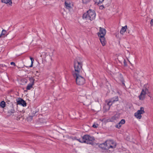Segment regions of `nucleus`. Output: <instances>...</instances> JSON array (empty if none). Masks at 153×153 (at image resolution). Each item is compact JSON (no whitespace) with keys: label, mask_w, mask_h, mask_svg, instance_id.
<instances>
[{"label":"nucleus","mask_w":153,"mask_h":153,"mask_svg":"<svg viewBox=\"0 0 153 153\" xmlns=\"http://www.w3.org/2000/svg\"><path fill=\"white\" fill-rule=\"evenodd\" d=\"M33 66V63H31V64L30 66V67H32Z\"/></svg>","instance_id":"473e14b6"},{"label":"nucleus","mask_w":153,"mask_h":153,"mask_svg":"<svg viewBox=\"0 0 153 153\" xmlns=\"http://www.w3.org/2000/svg\"><path fill=\"white\" fill-rule=\"evenodd\" d=\"M74 63V71L73 73V75H77L78 74H80L82 69V63L77 61H75Z\"/></svg>","instance_id":"f03ea898"},{"label":"nucleus","mask_w":153,"mask_h":153,"mask_svg":"<svg viewBox=\"0 0 153 153\" xmlns=\"http://www.w3.org/2000/svg\"><path fill=\"white\" fill-rule=\"evenodd\" d=\"M73 75L74 77L76 78V83L77 85H83L85 83V79L80 75V74H78L77 75Z\"/></svg>","instance_id":"20e7f679"},{"label":"nucleus","mask_w":153,"mask_h":153,"mask_svg":"<svg viewBox=\"0 0 153 153\" xmlns=\"http://www.w3.org/2000/svg\"><path fill=\"white\" fill-rule=\"evenodd\" d=\"M65 5L66 6V8L67 9H70L71 8V4L70 3L67 2L66 1L65 2Z\"/></svg>","instance_id":"f3484780"},{"label":"nucleus","mask_w":153,"mask_h":153,"mask_svg":"<svg viewBox=\"0 0 153 153\" xmlns=\"http://www.w3.org/2000/svg\"><path fill=\"white\" fill-rule=\"evenodd\" d=\"M20 118V117H19V119Z\"/></svg>","instance_id":"f704fd0d"},{"label":"nucleus","mask_w":153,"mask_h":153,"mask_svg":"<svg viewBox=\"0 0 153 153\" xmlns=\"http://www.w3.org/2000/svg\"><path fill=\"white\" fill-rule=\"evenodd\" d=\"M149 93V90L147 88H143L140 93V95L139 96V98L140 100H143L145 99V95L146 94H148Z\"/></svg>","instance_id":"39448f33"},{"label":"nucleus","mask_w":153,"mask_h":153,"mask_svg":"<svg viewBox=\"0 0 153 153\" xmlns=\"http://www.w3.org/2000/svg\"><path fill=\"white\" fill-rule=\"evenodd\" d=\"M119 123L120 124L122 125L125 123V120L124 119H122Z\"/></svg>","instance_id":"5701e85b"},{"label":"nucleus","mask_w":153,"mask_h":153,"mask_svg":"<svg viewBox=\"0 0 153 153\" xmlns=\"http://www.w3.org/2000/svg\"><path fill=\"white\" fill-rule=\"evenodd\" d=\"M121 125L119 123L117 124L116 125V127L118 128H120L121 126Z\"/></svg>","instance_id":"393cba45"},{"label":"nucleus","mask_w":153,"mask_h":153,"mask_svg":"<svg viewBox=\"0 0 153 153\" xmlns=\"http://www.w3.org/2000/svg\"><path fill=\"white\" fill-rule=\"evenodd\" d=\"M145 113L144 108L143 107H141L140 109L138 110L135 113L134 116L138 119H140L141 118V114H143Z\"/></svg>","instance_id":"423d86ee"},{"label":"nucleus","mask_w":153,"mask_h":153,"mask_svg":"<svg viewBox=\"0 0 153 153\" xmlns=\"http://www.w3.org/2000/svg\"><path fill=\"white\" fill-rule=\"evenodd\" d=\"M150 24L152 26H153V19H151Z\"/></svg>","instance_id":"c756f323"},{"label":"nucleus","mask_w":153,"mask_h":153,"mask_svg":"<svg viewBox=\"0 0 153 153\" xmlns=\"http://www.w3.org/2000/svg\"><path fill=\"white\" fill-rule=\"evenodd\" d=\"M119 115L117 114H116L114 116L112 117L110 119V121L113 122L114 120H117L119 118Z\"/></svg>","instance_id":"ddd939ff"},{"label":"nucleus","mask_w":153,"mask_h":153,"mask_svg":"<svg viewBox=\"0 0 153 153\" xmlns=\"http://www.w3.org/2000/svg\"><path fill=\"white\" fill-rule=\"evenodd\" d=\"M29 80H30L31 84L33 85H34L35 79L33 77H29Z\"/></svg>","instance_id":"412c9836"},{"label":"nucleus","mask_w":153,"mask_h":153,"mask_svg":"<svg viewBox=\"0 0 153 153\" xmlns=\"http://www.w3.org/2000/svg\"><path fill=\"white\" fill-rule=\"evenodd\" d=\"M15 111V110L13 107L8 111V113L10 114V115H13Z\"/></svg>","instance_id":"dca6fc26"},{"label":"nucleus","mask_w":153,"mask_h":153,"mask_svg":"<svg viewBox=\"0 0 153 153\" xmlns=\"http://www.w3.org/2000/svg\"><path fill=\"white\" fill-rule=\"evenodd\" d=\"M100 42L103 46H105L106 44V41L105 40V39L104 36H100Z\"/></svg>","instance_id":"f8f14e48"},{"label":"nucleus","mask_w":153,"mask_h":153,"mask_svg":"<svg viewBox=\"0 0 153 153\" xmlns=\"http://www.w3.org/2000/svg\"><path fill=\"white\" fill-rule=\"evenodd\" d=\"M7 31L3 29L2 30V31L1 33V34H0V35L1 36H1L3 35H4L7 33Z\"/></svg>","instance_id":"4be33fe9"},{"label":"nucleus","mask_w":153,"mask_h":153,"mask_svg":"<svg viewBox=\"0 0 153 153\" xmlns=\"http://www.w3.org/2000/svg\"><path fill=\"white\" fill-rule=\"evenodd\" d=\"M118 100V96H115L114 97L110 99L109 100H106L105 102L110 107L112 104L115 102L117 101Z\"/></svg>","instance_id":"6e6552de"},{"label":"nucleus","mask_w":153,"mask_h":153,"mask_svg":"<svg viewBox=\"0 0 153 153\" xmlns=\"http://www.w3.org/2000/svg\"><path fill=\"white\" fill-rule=\"evenodd\" d=\"M17 101L18 104L19 105H21L24 107L26 106L27 104L25 101L21 98H19L18 100H17Z\"/></svg>","instance_id":"9d476101"},{"label":"nucleus","mask_w":153,"mask_h":153,"mask_svg":"<svg viewBox=\"0 0 153 153\" xmlns=\"http://www.w3.org/2000/svg\"><path fill=\"white\" fill-rule=\"evenodd\" d=\"M1 2L6 4L9 3V4H11L12 3L11 0H1Z\"/></svg>","instance_id":"a211bd4d"},{"label":"nucleus","mask_w":153,"mask_h":153,"mask_svg":"<svg viewBox=\"0 0 153 153\" xmlns=\"http://www.w3.org/2000/svg\"><path fill=\"white\" fill-rule=\"evenodd\" d=\"M99 147L103 149L108 150L109 149V148L107 147V145H106V141L104 143L99 144Z\"/></svg>","instance_id":"9b49d317"},{"label":"nucleus","mask_w":153,"mask_h":153,"mask_svg":"<svg viewBox=\"0 0 153 153\" xmlns=\"http://www.w3.org/2000/svg\"><path fill=\"white\" fill-rule=\"evenodd\" d=\"M106 145L109 149H114L116 148L117 145L116 143L113 140L106 141Z\"/></svg>","instance_id":"0eeeda50"},{"label":"nucleus","mask_w":153,"mask_h":153,"mask_svg":"<svg viewBox=\"0 0 153 153\" xmlns=\"http://www.w3.org/2000/svg\"><path fill=\"white\" fill-rule=\"evenodd\" d=\"M104 8L103 5H101L100 6V9H103Z\"/></svg>","instance_id":"bb28decb"},{"label":"nucleus","mask_w":153,"mask_h":153,"mask_svg":"<svg viewBox=\"0 0 153 153\" xmlns=\"http://www.w3.org/2000/svg\"><path fill=\"white\" fill-rule=\"evenodd\" d=\"M95 2V4L99 5L101 4L104 0H93Z\"/></svg>","instance_id":"2eb2a0df"},{"label":"nucleus","mask_w":153,"mask_h":153,"mask_svg":"<svg viewBox=\"0 0 153 153\" xmlns=\"http://www.w3.org/2000/svg\"><path fill=\"white\" fill-rule=\"evenodd\" d=\"M77 140L81 143H84V140L83 139V136L82 137V139H77Z\"/></svg>","instance_id":"b1692460"},{"label":"nucleus","mask_w":153,"mask_h":153,"mask_svg":"<svg viewBox=\"0 0 153 153\" xmlns=\"http://www.w3.org/2000/svg\"><path fill=\"white\" fill-rule=\"evenodd\" d=\"M6 105V103L4 101H2L0 103V105L1 107L4 108L5 107Z\"/></svg>","instance_id":"aec40b11"},{"label":"nucleus","mask_w":153,"mask_h":153,"mask_svg":"<svg viewBox=\"0 0 153 153\" xmlns=\"http://www.w3.org/2000/svg\"><path fill=\"white\" fill-rule=\"evenodd\" d=\"M83 139L84 143L87 144L93 145L95 143L94 137L87 134H85L83 136Z\"/></svg>","instance_id":"7ed1b4c3"},{"label":"nucleus","mask_w":153,"mask_h":153,"mask_svg":"<svg viewBox=\"0 0 153 153\" xmlns=\"http://www.w3.org/2000/svg\"><path fill=\"white\" fill-rule=\"evenodd\" d=\"M35 74L37 76H38L39 75V72L37 71H36V73H35Z\"/></svg>","instance_id":"cd10ccee"},{"label":"nucleus","mask_w":153,"mask_h":153,"mask_svg":"<svg viewBox=\"0 0 153 153\" xmlns=\"http://www.w3.org/2000/svg\"><path fill=\"white\" fill-rule=\"evenodd\" d=\"M93 127L94 128H97L98 126V125L97 124H94L93 126Z\"/></svg>","instance_id":"a878e982"},{"label":"nucleus","mask_w":153,"mask_h":153,"mask_svg":"<svg viewBox=\"0 0 153 153\" xmlns=\"http://www.w3.org/2000/svg\"><path fill=\"white\" fill-rule=\"evenodd\" d=\"M1 67H3L7 68V66L5 65H2Z\"/></svg>","instance_id":"2f4dec72"},{"label":"nucleus","mask_w":153,"mask_h":153,"mask_svg":"<svg viewBox=\"0 0 153 153\" xmlns=\"http://www.w3.org/2000/svg\"><path fill=\"white\" fill-rule=\"evenodd\" d=\"M10 64H11V65H13L14 66H15V65H16L15 63L14 62H11Z\"/></svg>","instance_id":"7c9ffc66"},{"label":"nucleus","mask_w":153,"mask_h":153,"mask_svg":"<svg viewBox=\"0 0 153 153\" xmlns=\"http://www.w3.org/2000/svg\"><path fill=\"white\" fill-rule=\"evenodd\" d=\"M33 85L31 84V83L29 84L26 88V89L27 90H30L32 87Z\"/></svg>","instance_id":"6ab92c4d"},{"label":"nucleus","mask_w":153,"mask_h":153,"mask_svg":"<svg viewBox=\"0 0 153 153\" xmlns=\"http://www.w3.org/2000/svg\"><path fill=\"white\" fill-rule=\"evenodd\" d=\"M148 94V96H149V97H150V93H149V94Z\"/></svg>","instance_id":"72a5a7b5"},{"label":"nucleus","mask_w":153,"mask_h":153,"mask_svg":"<svg viewBox=\"0 0 153 153\" xmlns=\"http://www.w3.org/2000/svg\"><path fill=\"white\" fill-rule=\"evenodd\" d=\"M106 33V30L105 29L102 28L100 27V31L98 33V35L99 37L104 36Z\"/></svg>","instance_id":"1a4fd4ad"},{"label":"nucleus","mask_w":153,"mask_h":153,"mask_svg":"<svg viewBox=\"0 0 153 153\" xmlns=\"http://www.w3.org/2000/svg\"><path fill=\"white\" fill-rule=\"evenodd\" d=\"M95 16L96 14L94 11L90 10L83 14L82 17L83 19L91 21L95 19Z\"/></svg>","instance_id":"f257e3e1"},{"label":"nucleus","mask_w":153,"mask_h":153,"mask_svg":"<svg viewBox=\"0 0 153 153\" xmlns=\"http://www.w3.org/2000/svg\"><path fill=\"white\" fill-rule=\"evenodd\" d=\"M127 29V25H126L124 27H123L120 31V33L121 34H123L124 33L126 32Z\"/></svg>","instance_id":"4468645a"},{"label":"nucleus","mask_w":153,"mask_h":153,"mask_svg":"<svg viewBox=\"0 0 153 153\" xmlns=\"http://www.w3.org/2000/svg\"><path fill=\"white\" fill-rule=\"evenodd\" d=\"M30 59L31 61V63H33V62L34 61L33 59L31 57H30Z\"/></svg>","instance_id":"c85d7f7f"}]
</instances>
